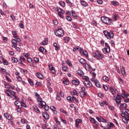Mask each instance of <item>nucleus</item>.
<instances>
[{"instance_id":"1","label":"nucleus","mask_w":129,"mask_h":129,"mask_svg":"<svg viewBox=\"0 0 129 129\" xmlns=\"http://www.w3.org/2000/svg\"><path fill=\"white\" fill-rule=\"evenodd\" d=\"M103 33L105 37L108 39V40H110V39H113L114 34H113V32L112 31H110L109 32L107 30H105L103 31Z\"/></svg>"},{"instance_id":"2","label":"nucleus","mask_w":129,"mask_h":129,"mask_svg":"<svg viewBox=\"0 0 129 129\" xmlns=\"http://www.w3.org/2000/svg\"><path fill=\"white\" fill-rule=\"evenodd\" d=\"M54 33L57 37H63L64 36V31L61 27L58 28V30H56Z\"/></svg>"},{"instance_id":"3","label":"nucleus","mask_w":129,"mask_h":129,"mask_svg":"<svg viewBox=\"0 0 129 129\" xmlns=\"http://www.w3.org/2000/svg\"><path fill=\"white\" fill-rule=\"evenodd\" d=\"M101 20L102 22L106 25H110V24H111L112 20L109 18L102 17H101Z\"/></svg>"},{"instance_id":"4","label":"nucleus","mask_w":129,"mask_h":129,"mask_svg":"<svg viewBox=\"0 0 129 129\" xmlns=\"http://www.w3.org/2000/svg\"><path fill=\"white\" fill-rule=\"evenodd\" d=\"M105 47L102 49V52L104 54H107V53L110 52V47L109 46V45H108V43L106 42L105 43Z\"/></svg>"},{"instance_id":"5","label":"nucleus","mask_w":129,"mask_h":129,"mask_svg":"<svg viewBox=\"0 0 129 129\" xmlns=\"http://www.w3.org/2000/svg\"><path fill=\"white\" fill-rule=\"evenodd\" d=\"M57 15L58 16V17H59V18H61V19H63V15H64V14H65V11L62 9H61V8H60V7H57Z\"/></svg>"},{"instance_id":"6","label":"nucleus","mask_w":129,"mask_h":129,"mask_svg":"<svg viewBox=\"0 0 129 129\" xmlns=\"http://www.w3.org/2000/svg\"><path fill=\"white\" fill-rule=\"evenodd\" d=\"M116 101V103L117 104V107H119V104H120V102H121V97H120V95L119 94H117L116 98L115 99Z\"/></svg>"},{"instance_id":"7","label":"nucleus","mask_w":129,"mask_h":129,"mask_svg":"<svg viewBox=\"0 0 129 129\" xmlns=\"http://www.w3.org/2000/svg\"><path fill=\"white\" fill-rule=\"evenodd\" d=\"M83 83L88 88L92 87V83H91V82L89 80L83 81Z\"/></svg>"},{"instance_id":"8","label":"nucleus","mask_w":129,"mask_h":129,"mask_svg":"<svg viewBox=\"0 0 129 129\" xmlns=\"http://www.w3.org/2000/svg\"><path fill=\"white\" fill-rule=\"evenodd\" d=\"M109 90L110 92H111V93L113 94V95H115V94H116V93L118 92L117 89H115L113 87H111L109 89Z\"/></svg>"},{"instance_id":"9","label":"nucleus","mask_w":129,"mask_h":129,"mask_svg":"<svg viewBox=\"0 0 129 129\" xmlns=\"http://www.w3.org/2000/svg\"><path fill=\"white\" fill-rule=\"evenodd\" d=\"M96 54L97 55V57H98V58H97V60H99V59H102V58L104 57L103 54L100 53V52H99L98 50H96Z\"/></svg>"},{"instance_id":"10","label":"nucleus","mask_w":129,"mask_h":129,"mask_svg":"<svg viewBox=\"0 0 129 129\" xmlns=\"http://www.w3.org/2000/svg\"><path fill=\"white\" fill-rule=\"evenodd\" d=\"M96 118L99 122H107V120H105V119L101 116L96 117Z\"/></svg>"},{"instance_id":"11","label":"nucleus","mask_w":129,"mask_h":129,"mask_svg":"<svg viewBox=\"0 0 129 129\" xmlns=\"http://www.w3.org/2000/svg\"><path fill=\"white\" fill-rule=\"evenodd\" d=\"M126 106L127 105L125 103H122L119 104V107L120 109H121L122 110H126Z\"/></svg>"},{"instance_id":"12","label":"nucleus","mask_w":129,"mask_h":129,"mask_svg":"<svg viewBox=\"0 0 129 129\" xmlns=\"http://www.w3.org/2000/svg\"><path fill=\"white\" fill-rule=\"evenodd\" d=\"M89 120L91 121L92 123H93L94 124H95V125H99V123H98V122L95 120V119L93 117H91L89 118Z\"/></svg>"},{"instance_id":"13","label":"nucleus","mask_w":129,"mask_h":129,"mask_svg":"<svg viewBox=\"0 0 129 129\" xmlns=\"http://www.w3.org/2000/svg\"><path fill=\"white\" fill-rule=\"evenodd\" d=\"M75 126L77 128L79 127V123H82V120L81 119L77 118L75 121Z\"/></svg>"},{"instance_id":"14","label":"nucleus","mask_w":129,"mask_h":129,"mask_svg":"<svg viewBox=\"0 0 129 129\" xmlns=\"http://www.w3.org/2000/svg\"><path fill=\"white\" fill-rule=\"evenodd\" d=\"M120 115L122 116V117H126L127 116H129V110L126 109L125 110V111L120 114Z\"/></svg>"},{"instance_id":"15","label":"nucleus","mask_w":129,"mask_h":129,"mask_svg":"<svg viewBox=\"0 0 129 129\" xmlns=\"http://www.w3.org/2000/svg\"><path fill=\"white\" fill-rule=\"evenodd\" d=\"M49 42L48 40V38H45L44 40L40 43V45H42V46H45L46 45H48V43Z\"/></svg>"},{"instance_id":"16","label":"nucleus","mask_w":129,"mask_h":129,"mask_svg":"<svg viewBox=\"0 0 129 129\" xmlns=\"http://www.w3.org/2000/svg\"><path fill=\"white\" fill-rule=\"evenodd\" d=\"M123 118H122V121L125 124H127L128 123L129 121V116L127 117H123Z\"/></svg>"},{"instance_id":"17","label":"nucleus","mask_w":129,"mask_h":129,"mask_svg":"<svg viewBox=\"0 0 129 129\" xmlns=\"http://www.w3.org/2000/svg\"><path fill=\"white\" fill-rule=\"evenodd\" d=\"M72 83L74 85L78 86L79 85L80 82H79V80L76 79L72 80Z\"/></svg>"},{"instance_id":"18","label":"nucleus","mask_w":129,"mask_h":129,"mask_svg":"<svg viewBox=\"0 0 129 129\" xmlns=\"http://www.w3.org/2000/svg\"><path fill=\"white\" fill-rule=\"evenodd\" d=\"M79 62L83 66H86V60H85L84 58H81L79 60Z\"/></svg>"},{"instance_id":"19","label":"nucleus","mask_w":129,"mask_h":129,"mask_svg":"<svg viewBox=\"0 0 129 129\" xmlns=\"http://www.w3.org/2000/svg\"><path fill=\"white\" fill-rule=\"evenodd\" d=\"M4 116L7 118L9 120H11L12 119V116L9 113H5Z\"/></svg>"},{"instance_id":"20","label":"nucleus","mask_w":129,"mask_h":129,"mask_svg":"<svg viewBox=\"0 0 129 129\" xmlns=\"http://www.w3.org/2000/svg\"><path fill=\"white\" fill-rule=\"evenodd\" d=\"M13 48H17V40L13 39L12 40Z\"/></svg>"},{"instance_id":"21","label":"nucleus","mask_w":129,"mask_h":129,"mask_svg":"<svg viewBox=\"0 0 129 129\" xmlns=\"http://www.w3.org/2000/svg\"><path fill=\"white\" fill-rule=\"evenodd\" d=\"M80 95L81 97L83 98V97H85V96H86L87 95V92H84V91H81Z\"/></svg>"},{"instance_id":"22","label":"nucleus","mask_w":129,"mask_h":129,"mask_svg":"<svg viewBox=\"0 0 129 129\" xmlns=\"http://www.w3.org/2000/svg\"><path fill=\"white\" fill-rule=\"evenodd\" d=\"M6 93L9 97H10V98H13V96H12L11 90L8 89L6 90Z\"/></svg>"},{"instance_id":"23","label":"nucleus","mask_w":129,"mask_h":129,"mask_svg":"<svg viewBox=\"0 0 129 129\" xmlns=\"http://www.w3.org/2000/svg\"><path fill=\"white\" fill-rule=\"evenodd\" d=\"M42 115L45 119H49V114L46 112H43Z\"/></svg>"},{"instance_id":"24","label":"nucleus","mask_w":129,"mask_h":129,"mask_svg":"<svg viewBox=\"0 0 129 129\" xmlns=\"http://www.w3.org/2000/svg\"><path fill=\"white\" fill-rule=\"evenodd\" d=\"M50 109L53 111L54 114H57V111L56 110V107L54 106H50Z\"/></svg>"},{"instance_id":"25","label":"nucleus","mask_w":129,"mask_h":129,"mask_svg":"<svg viewBox=\"0 0 129 129\" xmlns=\"http://www.w3.org/2000/svg\"><path fill=\"white\" fill-rule=\"evenodd\" d=\"M121 71L123 76H125L126 75V74L125 73V69H124V67H121Z\"/></svg>"},{"instance_id":"26","label":"nucleus","mask_w":129,"mask_h":129,"mask_svg":"<svg viewBox=\"0 0 129 129\" xmlns=\"http://www.w3.org/2000/svg\"><path fill=\"white\" fill-rule=\"evenodd\" d=\"M72 15L75 19H78V16H77V15L76 14V13H75V11L72 10L71 11Z\"/></svg>"},{"instance_id":"27","label":"nucleus","mask_w":129,"mask_h":129,"mask_svg":"<svg viewBox=\"0 0 129 129\" xmlns=\"http://www.w3.org/2000/svg\"><path fill=\"white\" fill-rule=\"evenodd\" d=\"M80 3L83 7H87V6H88V4H87V3L85 2L84 1L81 0Z\"/></svg>"},{"instance_id":"28","label":"nucleus","mask_w":129,"mask_h":129,"mask_svg":"<svg viewBox=\"0 0 129 129\" xmlns=\"http://www.w3.org/2000/svg\"><path fill=\"white\" fill-rule=\"evenodd\" d=\"M95 84L96 86L98 88L100 87V84L99 83V82L97 80H94Z\"/></svg>"},{"instance_id":"29","label":"nucleus","mask_w":129,"mask_h":129,"mask_svg":"<svg viewBox=\"0 0 129 129\" xmlns=\"http://www.w3.org/2000/svg\"><path fill=\"white\" fill-rule=\"evenodd\" d=\"M20 72H21V73H22L23 74H24V75L27 74V70H25L22 68H20Z\"/></svg>"},{"instance_id":"30","label":"nucleus","mask_w":129,"mask_h":129,"mask_svg":"<svg viewBox=\"0 0 129 129\" xmlns=\"http://www.w3.org/2000/svg\"><path fill=\"white\" fill-rule=\"evenodd\" d=\"M77 74L80 75V76H82V74H83V72L81 70H79L77 71Z\"/></svg>"},{"instance_id":"31","label":"nucleus","mask_w":129,"mask_h":129,"mask_svg":"<svg viewBox=\"0 0 129 129\" xmlns=\"http://www.w3.org/2000/svg\"><path fill=\"white\" fill-rule=\"evenodd\" d=\"M36 76L37 77H38V78H40V79L43 78V75L41 73H37L36 74Z\"/></svg>"},{"instance_id":"32","label":"nucleus","mask_w":129,"mask_h":129,"mask_svg":"<svg viewBox=\"0 0 129 129\" xmlns=\"http://www.w3.org/2000/svg\"><path fill=\"white\" fill-rule=\"evenodd\" d=\"M11 59H12V63H18V59L17 58H15V57H12V58H11Z\"/></svg>"},{"instance_id":"33","label":"nucleus","mask_w":129,"mask_h":129,"mask_svg":"<svg viewBox=\"0 0 129 129\" xmlns=\"http://www.w3.org/2000/svg\"><path fill=\"white\" fill-rule=\"evenodd\" d=\"M103 80L105 81V82H107L109 81V79L106 76H104L103 77Z\"/></svg>"},{"instance_id":"34","label":"nucleus","mask_w":129,"mask_h":129,"mask_svg":"<svg viewBox=\"0 0 129 129\" xmlns=\"http://www.w3.org/2000/svg\"><path fill=\"white\" fill-rule=\"evenodd\" d=\"M25 60H26V58H25V57L23 56H20V61L21 64L23 63V61H25Z\"/></svg>"},{"instance_id":"35","label":"nucleus","mask_w":129,"mask_h":129,"mask_svg":"<svg viewBox=\"0 0 129 129\" xmlns=\"http://www.w3.org/2000/svg\"><path fill=\"white\" fill-rule=\"evenodd\" d=\"M73 101L76 102V103H79V100L76 98V97L73 96Z\"/></svg>"},{"instance_id":"36","label":"nucleus","mask_w":129,"mask_h":129,"mask_svg":"<svg viewBox=\"0 0 129 129\" xmlns=\"http://www.w3.org/2000/svg\"><path fill=\"white\" fill-rule=\"evenodd\" d=\"M112 5L114 6H118V2L113 1L111 2Z\"/></svg>"},{"instance_id":"37","label":"nucleus","mask_w":129,"mask_h":129,"mask_svg":"<svg viewBox=\"0 0 129 129\" xmlns=\"http://www.w3.org/2000/svg\"><path fill=\"white\" fill-rule=\"evenodd\" d=\"M15 95H16V92H15L14 91H11V95H13V96H14L15 99H17V96H16Z\"/></svg>"},{"instance_id":"38","label":"nucleus","mask_w":129,"mask_h":129,"mask_svg":"<svg viewBox=\"0 0 129 129\" xmlns=\"http://www.w3.org/2000/svg\"><path fill=\"white\" fill-rule=\"evenodd\" d=\"M63 84H66V85H68V84L70 83L69 80L65 79L64 81H63Z\"/></svg>"},{"instance_id":"39","label":"nucleus","mask_w":129,"mask_h":129,"mask_svg":"<svg viewBox=\"0 0 129 129\" xmlns=\"http://www.w3.org/2000/svg\"><path fill=\"white\" fill-rule=\"evenodd\" d=\"M118 17V15L114 14V15L112 17V19H113V21H116V19Z\"/></svg>"},{"instance_id":"40","label":"nucleus","mask_w":129,"mask_h":129,"mask_svg":"<svg viewBox=\"0 0 129 129\" xmlns=\"http://www.w3.org/2000/svg\"><path fill=\"white\" fill-rule=\"evenodd\" d=\"M67 100H69V101H71L72 102H73V96H68L67 98Z\"/></svg>"},{"instance_id":"41","label":"nucleus","mask_w":129,"mask_h":129,"mask_svg":"<svg viewBox=\"0 0 129 129\" xmlns=\"http://www.w3.org/2000/svg\"><path fill=\"white\" fill-rule=\"evenodd\" d=\"M62 71H64V72H66V71H68V68H67V67L65 66H62Z\"/></svg>"},{"instance_id":"42","label":"nucleus","mask_w":129,"mask_h":129,"mask_svg":"<svg viewBox=\"0 0 129 129\" xmlns=\"http://www.w3.org/2000/svg\"><path fill=\"white\" fill-rule=\"evenodd\" d=\"M108 126L110 127H113V126H114V124L111 122H108Z\"/></svg>"},{"instance_id":"43","label":"nucleus","mask_w":129,"mask_h":129,"mask_svg":"<svg viewBox=\"0 0 129 129\" xmlns=\"http://www.w3.org/2000/svg\"><path fill=\"white\" fill-rule=\"evenodd\" d=\"M61 93L57 94V95H56V99H57V100H61V97H60V96H61Z\"/></svg>"},{"instance_id":"44","label":"nucleus","mask_w":129,"mask_h":129,"mask_svg":"<svg viewBox=\"0 0 129 129\" xmlns=\"http://www.w3.org/2000/svg\"><path fill=\"white\" fill-rule=\"evenodd\" d=\"M70 41V38L69 37H65L64 39V43H68Z\"/></svg>"},{"instance_id":"45","label":"nucleus","mask_w":129,"mask_h":129,"mask_svg":"<svg viewBox=\"0 0 129 129\" xmlns=\"http://www.w3.org/2000/svg\"><path fill=\"white\" fill-rule=\"evenodd\" d=\"M14 103L15 105H16L17 106H18V107H20V104H21V102L19 101H16Z\"/></svg>"},{"instance_id":"46","label":"nucleus","mask_w":129,"mask_h":129,"mask_svg":"<svg viewBox=\"0 0 129 129\" xmlns=\"http://www.w3.org/2000/svg\"><path fill=\"white\" fill-rule=\"evenodd\" d=\"M28 81L29 83L30 84V85H32V86L34 85V83L33 82V81L32 80V79H28Z\"/></svg>"},{"instance_id":"47","label":"nucleus","mask_w":129,"mask_h":129,"mask_svg":"<svg viewBox=\"0 0 129 129\" xmlns=\"http://www.w3.org/2000/svg\"><path fill=\"white\" fill-rule=\"evenodd\" d=\"M59 5L61 7H65V2L61 1L59 2Z\"/></svg>"},{"instance_id":"48","label":"nucleus","mask_w":129,"mask_h":129,"mask_svg":"<svg viewBox=\"0 0 129 129\" xmlns=\"http://www.w3.org/2000/svg\"><path fill=\"white\" fill-rule=\"evenodd\" d=\"M48 67H49V70H50V71L55 69V68L53 67V66L52 65H48Z\"/></svg>"},{"instance_id":"49","label":"nucleus","mask_w":129,"mask_h":129,"mask_svg":"<svg viewBox=\"0 0 129 129\" xmlns=\"http://www.w3.org/2000/svg\"><path fill=\"white\" fill-rule=\"evenodd\" d=\"M83 55H84V56H86V57H88V53L87 52V51L83 50Z\"/></svg>"},{"instance_id":"50","label":"nucleus","mask_w":129,"mask_h":129,"mask_svg":"<svg viewBox=\"0 0 129 129\" xmlns=\"http://www.w3.org/2000/svg\"><path fill=\"white\" fill-rule=\"evenodd\" d=\"M50 107L48 105L44 106V110H46V111H48L49 110Z\"/></svg>"},{"instance_id":"51","label":"nucleus","mask_w":129,"mask_h":129,"mask_svg":"<svg viewBox=\"0 0 129 129\" xmlns=\"http://www.w3.org/2000/svg\"><path fill=\"white\" fill-rule=\"evenodd\" d=\"M34 60L35 61V62H36V63H38L40 59H39V58L35 57L34 58Z\"/></svg>"},{"instance_id":"52","label":"nucleus","mask_w":129,"mask_h":129,"mask_svg":"<svg viewBox=\"0 0 129 129\" xmlns=\"http://www.w3.org/2000/svg\"><path fill=\"white\" fill-rule=\"evenodd\" d=\"M20 104H21V106H24V107H27V106H26V104H25V103H24V102L21 101L20 102Z\"/></svg>"},{"instance_id":"53","label":"nucleus","mask_w":129,"mask_h":129,"mask_svg":"<svg viewBox=\"0 0 129 129\" xmlns=\"http://www.w3.org/2000/svg\"><path fill=\"white\" fill-rule=\"evenodd\" d=\"M66 63L68 65H69V66H72V63H71V62H70V60H67Z\"/></svg>"},{"instance_id":"54","label":"nucleus","mask_w":129,"mask_h":129,"mask_svg":"<svg viewBox=\"0 0 129 129\" xmlns=\"http://www.w3.org/2000/svg\"><path fill=\"white\" fill-rule=\"evenodd\" d=\"M66 19L68 21H69V22H71L72 21V18H71L70 16H67Z\"/></svg>"},{"instance_id":"55","label":"nucleus","mask_w":129,"mask_h":129,"mask_svg":"<svg viewBox=\"0 0 129 129\" xmlns=\"http://www.w3.org/2000/svg\"><path fill=\"white\" fill-rule=\"evenodd\" d=\"M118 80L119 81V83L122 85H123L124 83H123V81H122V79H121V78H118Z\"/></svg>"},{"instance_id":"56","label":"nucleus","mask_w":129,"mask_h":129,"mask_svg":"<svg viewBox=\"0 0 129 129\" xmlns=\"http://www.w3.org/2000/svg\"><path fill=\"white\" fill-rule=\"evenodd\" d=\"M93 56L94 58L97 59V55H96V51H95V52L93 53Z\"/></svg>"},{"instance_id":"57","label":"nucleus","mask_w":129,"mask_h":129,"mask_svg":"<svg viewBox=\"0 0 129 129\" xmlns=\"http://www.w3.org/2000/svg\"><path fill=\"white\" fill-rule=\"evenodd\" d=\"M37 101L38 102H39V103H41L43 101V99H42V98L38 97L37 98Z\"/></svg>"},{"instance_id":"58","label":"nucleus","mask_w":129,"mask_h":129,"mask_svg":"<svg viewBox=\"0 0 129 129\" xmlns=\"http://www.w3.org/2000/svg\"><path fill=\"white\" fill-rule=\"evenodd\" d=\"M82 78H83V79H85V81H86V80H89V78L86 76H83Z\"/></svg>"},{"instance_id":"59","label":"nucleus","mask_w":129,"mask_h":129,"mask_svg":"<svg viewBox=\"0 0 129 129\" xmlns=\"http://www.w3.org/2000/svg\"><path fill=\"white\" fill-rule=\"evenodd\" d=\"M19 27L21 29H24V28H25V26L24 25V24H23V23L19 24Z\"/></svg>"},{"instance_id":"60","label":"nucleus","mask_w":129,"mask_h":129,"mask_svg":"<svg viewBox=\"0 0 129 129\" xmlns=\"http://www.w3.org/2000/svg\"><path fill=\"white\" fill-rule=\"evenodd\" d=\"M73 92V95H78V94L77 91L76 90H74Z\"/></svg>"},{"instance_id":"61","label":"nucleus","mask_w":129,"mask_h":129,"mask_svg":"<svg viewBox=\"0 0 129 129\" xmlns=\"http://www.w3.org/2000/svg\"><path fill=\"white\" fill-rule=\"evenodd\" d=\"M45 48H44V47H43L42 46H41L39 48V52H43V50Z\"/></svg>"},{"instance_id":"62","label":"nucleus","mask_w":129,"mask_h":129,"mask_svg":"<svg viewBox=\"0 0 129 129\" xmlns=\"http://www.w3.org/2000/svg\"><path fill=\"white\" fill-rule=\"evenodd\" d=\"M36 85L37 86H42V83H41V82H37L36 83Z\"/></svg>"},{"instance_id":"63","label":"nucleus","mask_w":129,"mask_h":129,"mask_svg":"<svg viewBox=\"0 0 129 129\" xmlns=\"http://www.w3.org/2000/svg\"><path fill=\"white\" fill-rule=\"evenodd\" d=\"M27 61H28V62H29V63H31L32 62V61H33V59L31 57H28V58H27Z\"/></svg>"},{"instance_id":"64","label":"nucleus","mask_w":129,"mask_h":129,"mask_svg":"<svg viewBox=\"0 0 129 129\" xmlns=\"http://www.w3.org/2000/svg\"><path fill=\"white\" fill-rule=\"evenodd\" d=\"M10 17L11 19H12L13 21H16V17H15V16L11 15Z\"/></svg>"}]
</instances>
